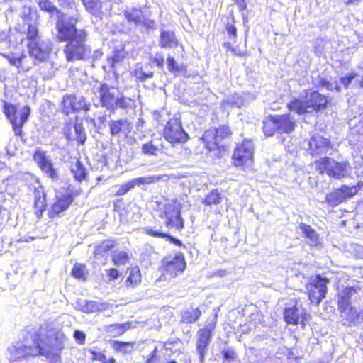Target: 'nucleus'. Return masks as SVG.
I'll return each instance as SVG.
<instances>
[{
	"mask_svg": "<svg viewBox=\"0 0 363 363\" xmlns=\"http://www.w3.org/2000/svg\"><path fill=\"white\" fill-rule=\"evenodd\" d=\"M328 283V280L327 279L318 275L307 284L306 289L312 303L318 304L325 297Z\"/></svg>",
	"mask_w": 363,
	"mask_h": 363,
	"instance_id": "nucleus-13",
	"label": "nucleus"
},
{
	"mask_svg": "<svg viewBox=\"0 0 363 363\" xmlns=\"http://www.w3.org/2000/svg\"><path fill=\"white\" fill-rule=\"evenodd\" d=\"M167 68L170 72H179L182 68L177 64L174 57L169 56L167 57Z\"/></svg>",
	"mask_w": 363,
	"mask_h": 363,
	"instance_id": "nucleus-57",
	"label": "nucleus"
},
{
	"mask_svg": "<svg viewBox=\"0 0 363 363\" xmlns=\"http://www.w3.org/2000/svg\"><path fill=\"white\" fill-rule=\"evenodd\" d=\"M300 230L308 239V243L311 246H318L320 243L318 234L308 225L301 223Z\"/></svg>",
	"mask_w": 363,
	"mask_h": 363,
	"instance_id": "nucleus-30",
	"label": "nucleus"
},
{
	"mask_svg": "<svg viewBox=\"0 0 363 363\" xmlns=\"http://www.w3.org/2000/svg\"><path fill=\"white\" fill-rule=\"evenodd\" d=\"M52 43L50 40L38 39V41L30 42L28 44L30 56L34 60V64L44 62L51 52Z\"/></svg>",
	"mask_w": 363,
	"mask_h": 363,
	"instance_id": "nucleus-11",
	"label": "nucleus"
},
{
	"mask_svg": "<svg viewBox=\"0 0 363 363\" xmlns=\"http://www.w3.org/2000/svg\"><path fill=\"white\" fill-rule=\"evenodd\" d=\"M72 202V197L68 196H65L57 199L56 201L51 207V209L49 212V216L51 218L57 216L60 213L68 208Z\"/></svg>",
	"mask_w": 363,
	"mask_h": 363,
	"instance_id": "nucleus-27",
	"label": "nucleus"
},
{
	"mask_svg": "<svg viewBox=\"0 0 363 363\" xmlns=\"http://www.w3.org/2000/svg\"><path fill=\"white\" fill-rule=\"evenodd\" d=\"M338 310L340 312L341 317L346 320L348 324L363 323L360 318V311L357 312L354 307L345 306L343 308L338 307Z\"/></svg>",
	"mask_w": 363,
	"mask_h": 363,
	"instance_id": "nucleus-25",
	"label": "nucleus"
},
{
	"mask_svg": "<svg viewBox=\"0 0 363 363\" xmlns=\"http://www.w3.org/2000/svg\"><path fill=\"white\" fill-rule=\"evenodd\" d=\"M182 204L177 200H172L164 205L160 217L165 220L164 224L168 228L180 231L184 228V221L181 216Z\"/></svg>",
	"mask_w": 363,
	"mask_h": 363,
	"instance_id": "nucleus-5",
	"label": "nucleus"
},
{
	"mask_svg": "<svg viewBox=\"0 0 363 363\" xmlns=\"http://www.w3.org/2000/svg\"><path fill=\"white\" fill-rule=\"evenodd\" d=\"M135 108V102L132 99L125 96L117 97L116 100V106H114V110L121 108L124 110L125 112H128L130 110H133Z\"/></svg>",
	"mask_w": 363,
	"mask_h": 363,
	"instance_id": "nucleus-35",
	"label": "nucleus"
},
{
	"mask_svg": "<svg viewBox=\"0 0 363 363\" xmlns=\"http://www.w3.org/2000/svg\"><path fill=\"white\" fill-rule=\"evenodd\" d=\"M36 339L40 348V354L47 357H57L65 346L64 333L51 323L42 325L35 329Z\"/></svg>",
	"mask_w": 363,
	"mask_h": 363,
	"instance_id": "nucleus-2",
	"label": "nucleus"
},
{
	"mask_svg": "<svg viewBox=\"0 0 363 363\" xmlns=\"http://www.w3.org/2000/svg\"><path fill=\"white\" fill-rule=\"evenodd\" d=\"M160 45L163 48H171L178 45V40L172 31L162 30L160 33Z\"/></svg>",
	"mask_w": 363,
	"mask_h": 363,
	"instance_id": "nucleus-29",
	"label": "nucleus"
},
{
	"mask_svg": "<svg viewBox=\"0 0 363 363\" xmlns=\"http://www.w3.org/2000/svg\"><path fill=\"white\" fill-rule=\"evenodd\" d=\"M79 20L80 14L76 10L72 16L61 15L56 23L57 40L60 42H67L63 49L67 62L86 60L91 54V47L85 43L86 31L76 27Z\"/></svg>",
	"mask_w": 363,
	"mask_h": 363,
	"instance_id": "nucleus-1",
	"label": "nucleus"
},
{
	"mask_svg": "<svg viewBox=\"0 0 363 363\" xmlns=\"http://www.w3.org/2000/svg\"><path fill=\"white\" fill-rule=\"evenodd\" d=\"M253 143L250 140H244L238 145L233 155L235 165L250 166L252 162Z\"/></svg>",
	"mask_w": 363,
	"mask_h": 363,
	"instance_id": "nucleus-12",
	"label": "nucleus"
},
{
	"mask_svg": "<svg viewBox=\"0 0 363 363\" xmlns=\"http://www.w3.org/2000/svg\"><path fill=\"white\" fill-rule=\"evenodd\" d=\"M112 260L116 265H124L129 261V256L125 251L117 250L113 252Z\"/></svg>",
	"mask_w": 363,
	"mask_h": 363,
	"instance_id": "nucleus-45",
	"label": "nucleus"
},
{
	"mask_svg": "<svg viewBox=\"0 0 363 363\" xmlns=\"http://www.w3.org/2000/svg\"><path fill=\"white\" fill-rule=\"evenodd\" d=\"M36 337L35 329L27 331L23 340L10 348V361H21L30 356L40 354V348Z\"/></svg>",
	"mask_w": 363,
	"mask_h": 363,
	"instance_id": "nucleus-3",
	"label": "nucleus"
},
{
	"mask_svg": "<svg viewBox=\"0 0 363 363\" xmlns=\"http://www.w3.org/2000/svg\"><path fill=\"white\" fill-rule=\"evenodd\" d=\"M308 314L306 310L302 307H298L296 305L288 306L285 308L284 318L288 324L298 325L301 320V323L305 325L307 321Z\"/></svg>",
	"mask_w": 363,
	"mask_h": 363,
	"instance_id": "nucleus-20",
	"label": "nucleus"
},
{
	"mask_svg": "<svg viewBox=\"0 0 363 363\" xmlns=\"http://www.w3.org/2000/svg\"><path fill=\"white\" fill-rule=\"evenodd\" d=\"M163 150L161 138H152L150 141L143 144L141 152L148 156H157Z\"/></svg>",
	"mask_w": 363,
	"mask_h": 363,
	"instance_id": "nucleus-23",
	"label": "nucleus"
},
{
	"mask_svg": "<svg viewBox=\"0 0 363 363\" xmlns=\"http://www.w3.org/2000/svg\"><path fill=\"white\" fill-rule=\"evenodd\" d=\"M135 77L141 82L145 81L148 78L153 77L154 73L152 72H145L140 68L136 69L134 72Z\"/></svg>",
	"mask_w": 363,
	"mask_h": 363,
	"instance_id": "nucleus-54",
	"label": "nucleus"
},
{
	"mask_svg": "<svg viewBox=\"0 0 363 363\" xmlns=\"http://www.w3.org/2000/svg\"><path fill=\"white\" fill-rule=\"evenodd\" d=\"M124 17L129 23H133L135 26L141 24L142 19H143V14L140 9L135 8H129L124 11Z\"/></svg>",
	"mask_w": 363,
	"mask_h": 363,
	"instance_id": "nucleus-31",
	"label": "nucleus"
},
{
	"mask_svg": "<svg viewBox=\"0 0 363 363\" xmlns=\"http://www.w3.org/2000/svg\"><path fill=\"white\" fill-rule=\"evenodd\" d=\"M164 137L172 144L184 143L189 138L182 128L181 121L177 118L169 120L164 130Z\"/></svg>",
	"mask_w": 363,
	"mask_h": 363,
	"instance_id": "nucleus-9",
	"label": "nucleus"
},
{
	"mask_svg": "<svg viewBox=\"0 0 363 363\" xmlns=\"http://www.w3.org/2000/svg\"><path fill=\"white\" fill-rule=\"evenodd\" d=\"M144 28L147 30H154L155 29V21L153 20L148 19L143 16V19H142L141 24Z\"/></svg>",
	"mask_w": 363,
	"mask_h": 363,
	"instance_id": "nucleus-59",
	"label": "nucleus"
},
{
	"mask_svg": "<svg viewBox=\"0 0 363 363\" xmlns=\"http://www.w3.org/2000/svg\"><path fill=\"white\" fill-rule=\"evenodd\" d=\"M133 184L131 181L128 182L127 183L123 184L118 186V189L116 191V194L117 196H122L125 194L128 191L133 189Z\"/></svg>",
	"mask_w": 363,
	"mask_h": 363,
	"instance_id": "nucleus-55",
	"label": "nucleus"
},
{
	"mask_svg": "<svg viewBox=\"0 0 363 363\" xmlns=\"http://www.w3.org/2000/svg\"><path fill=\"white\" fill-rule=\"evenodd\" d=\"M114 349L123 354L129 353L133 349V346L129 342H115L113 344Z\"/></svg>",
	"mask_w": 363,
	"mask_h": 363,
	"instance_id": "nucleus-53",
	"label": "nucleus"
},
{
	"mask_svg": "<svg viewBox=\"0 0 363 363\" xmlns=\"http://www.w3.org/2000/svg\"><path fill=\"white\" fill-rule=\"evenodd\" d=\"M130 328V323H116L106 325L105 330L111 335L116 337L123 335Z\"/></svg>",
	"mask_w": 363,
	"mask_h": 363,
	"instance_id": "nucleus-34",
	"label": "nucleus"
},
{
	"mask_svg": "<svg viewBox=\"0 0 363 363\" xmlns=\"http://www.w3.org/2000/svg\"><path fill=\"white\" fill-rule=\"evenodd\" d=\"M126 56L123 50H116L113 55L108 59V64L111 68H114L116 64L120 63Z\"/></svg>",
	"mask_w": 363,
	"mask_h": 363,
	"instance_id": "nucleus-49",
	"label": "nucleus"
},
{
	"mask_svg": "<svg viewBox=\"0 0 363 363\" xmlns=\"http://www.w3.org/2000/svg\"><path fill=\"white\" fill-rule=\"evenodd\" d=\"M363 183H359L351 187L342 186L340 189L328 194L326 196L327 202L332 206H336L348 198H351L358 193Z\"/></svg>",
	"mask_w": 363,
	"mask_h": 363,
	"instance_id": "nucleus-14",
	"label": "nucleus"
},
{
	"mask_svg": "<svg viewBox=\"0 0 363 363\" xmlns=\"http://www.w3.org/2000/svg\"><path fill=\"white\" fill-rule=\"evenodd\" d=\"M363 294L362 289L358 286H347L338 291V307L343 308L345 306H351V301Z\"/></svg>",
	"mask_w": 363,
	"mask_h": 363,
	"instance_id": "nucleus-21",
	"label": "nucleus"
},
{
	"mask_svg": "<svg viewBox=\"0 0 363 363\" xmlns=\"http://www.w3.org/2000/svg\"><path fill=\"white\" fill-rule=\"evenodd\" d=\"M72 274L77 279H86L87 274L86 267L83 264H75L72 270Z\"/></svg>",
	"mask_w": 363,
	"mask_h": 363,
	"instance_id": "nucleus-50",
	"label": "nucleus"
},
{
	"mask_svg": "<svg viewBox=\"0 0 363 363\" xmlns=\"http://www.w3.org/2000/svg\"><path fill=\"white\" fill-rule=\"evenodd\" d=\"M39 30L38 27V22L28 24V29L26 33L27 39L30 42L38 41V39H41L39 35Z\"/></svg>",
	"mask_w": 363,
	"mask_h": 363,
	"instance_id": "nucleus-46",
	"label": "nucleus"
},
{
	"mask_svg": "<svg viewBox=\"0 0 363 363\" xmlns=\"http://www.w3.org/2000/svg\"><path fill=\"white\" fill-rule=\"evenodd\" d=\"M46 201L45 194L42 187H39L34 191V208H35V215L40 218L43 211L45 210Z\"/></svg>",
	"mask_w": 363,
	"mask_h": 363,
	"instance_id": "nucleus-28",
	"label": "nucleus"
},
{
	"mask_svg": "<svg viewBox=\"0 0 363 363\" xmlns=\"http://www.w3.org/2000/svg\"><path fill=\"white\" fill-rule=\"evenodd\" d=\"M62 104L63 111L67 115L80 110L87 111L90 108V104L85 101V99L82 96H65L62 99Z\"/></svg>",
	"mask_w": 363,
	"mask_h": 363,
	"instance_id": "nucleus-19",
	"label": "nucleus"
},
{
	"mask_svg": "<svg viewBox=\"0 0 363 363\" xmlns=\"http://www.w3.org/2000/svg\"><path fill=\"white\" fill-rule=\"evenodd\" d=\"M277 131L280 133H290L296 126V123L289 115H277Z\"/></svg>",
	"mask_w": 363,
	"mask_h": 363,
	"instance_id": "nucleus-26",
	"label": "nucleus"
},
{
	"mask_svg": "<svg viewBox=\"0 0 363 363\" xmlns=\"http://www.w3.org/2000/svg\"><path fill=\"white\" fill-rule=\"evenodd\" d=\"M328 102L326 97L314 91L306 93L304 101L296 99H294L288 104V108L290 111L303 114L323 110L326 108Z\"/></svg>",
	"mask_w": 363,
	"mask_h": 363,
	"instance_id": "nucleus-4",
	"label": "nucleus"
},
{
	"mask_svg": "<svg viewBox=\"0 0 363 363\" xmlns=\"http://www.w3.org/2000/svg\"><path fill=\"white\" fill-rule=\"evenodd\" d=\"M223 196L218 189L213 190L211 193L205 196L202 201V203L206 206L217 205L221 203Z\"/></svg>",
	"mask_w": 363,
	"mask_h": 363,
	"instance_id": "nucleus-37",
	"label": "nucleus"
},
{
	"mask_svg": "<svg viewBox=\"0 0 363 363\" xmlns=\"http://www.w3.org/2000/svg\"><path fill=\"white\" fill-rule=\"evenodd\" d=\"M222 353L223 354L224 359L226 361H233L236 357L234 350L230 347H224Z\"/></svg>",
	"mask_w": 363,
	"mask_h": 363,
	"instance_id": "nucleus-56",
	"label": "nucleus"
},
{
	"mask_svg": "<svg viewBox=\"0 0 363 363\" xmlns=\"http://www.w3.org/2000/svg\"><path fill=\"white\" fill-rule=\"evenodd\" d=\"M350 164L347 162H337L330 157H324L315 162V169L320 174L326 172L335 179L345 177L348 174Z\"/></svg>",
	"mask_w": 363,
	"mask_h": 363,
	"instance_id": "nucleus-6",
	"label": "nucleus"
},
{
	"mask_svg": "<svg viewBox=\"0 0 363 363\" xmlns=\"http://www.w3.org/2000/svg\"><path fill=\"white\" fill-rule=\"evenodd\" d=\"M28 62L29 57L26 55L11 60V63L12 65L21 69L23 72H27L30 69V67L28 65Z\"/></svg>",
	"mask_w": 363,
	"mask_h": 363,
	"instance_id": "nucleus-48",
	"label": "nucleus"
},
{
	"mask_svg": "<svg viewBox=\"0 0 363 363\" xmlns=\"http://www.w3.org/2000/svg\"><path fill=\"white\" fill-rule=\"evenodd\" d=\"M71 172L73 173L74 178L77 181H82L86 178V169L78 160L72 164Z\"/></svg>",
	"mask_w": 363,
	"mask_h": 363,
	"instance_id": "nucleus-41",
	"label": "nucleus"
},
{
	"mask_svg": "<svg viewBox=\"0 0 363 363\" xmlns=\"http://www.w3.org/2000/svg\"><path fill=\"white\" fill-rule=\"evenodd\" d=\"M308 145L311 154L313 155L326 154L332 147L330 141L320 135L313 136Z\"/></svg>",
	"mask_w": 363,
	"mask_h": 363,
	"instance_id": "nucleus-22",
	"label": "nucleus"
},
{
	"mask_svg": "<svg viewBox=\"0 0 363 363\" xmlns=\"http://www.w3.org/2000/svg\"><path fill=\"white\" fill-rule=\"evenodd\" d=\"M60 5L63 7L70 8L71 9H74L76 8L75 3L73 1L69 0H57Z\"/></svg>",
	"mask_w": 363,
	"mask_h": 363,
	"instance_id": "nucleus-64",
	"label": "nucleus"
},
{
	"mask_svg": "<svg viewBox=\"0 0 363 363\" xmlns=\"http://www.w3.org/2000/svg\"><path fill=\"white\" fill-rule=\"evenodd\" d=\"M94 89V94L99 99L101 106L107 109L114 110L117 99L115 96V88L106 84H100Z\"/></svg>",
	"mask_w": 363,
	"mask_h": 363,
	"instance_id": "nucleus-15",
	"label": "nucleus"
},
{
	"mask_svg": "<svg viewBox=\"0 0 363 363\" xmlns=\"http://www.w3.org/2000/svg\"><path fill=\"white\" fill-rule=\"evenodd\" d=\"M316 84L329 91L335 90L337 92L340 91V87L336 82H330L321 77H318L317 79Z\"/></svg>",
	"mask_w": 363,
	"mask_h": 363,
	"instance_id": "nucleus-47",
	"label": "nucleus"
},
{
	"mask_svg": "<svg viewBox=\"0 0 363 363\" xmlns=\"http://www.w3.org/2000/svg\"><path fill=\"white\" fill-rule=\"evenodd\" d=\"M141 281V274L140 269L138 267L131 268L129 271L128 277L125 284L127 287H135Z\"/></svg>",
	"mask_w": 363,
	"mask_h": 363,
	"instance_id": "nucleus-36",
	"label": "nucleus"
},
{
	"mask_svg": "<svg viewBox=\"0 0 363 363\" xmlns=\"http://www.w3.org/2000/svg\"><path fill=\"white\" fill-rule=\"evenodd\" d=\"M114 247V242L111 240H106L101 242L99 245H96L94 256H102L104 253L109 251Z\"/></svg>",
	"mask_w": 363,
	"mask_h": 363,
	"instance_id": "nucleus-44",
	"label": "nucleus"
},
{
	"mask_svg": "<svg viewBox=\"0 0 363 363\" xmlns=\"http://www.w3.org/2000/svg\"><path fill=\"white\" fill-rule=\"evenodd\" d=\"M157 347H155L154 350L149 354L146 363H157L160 360V358L157 355Z\"/></svg>",
	"mask_w": 363,
	"mask_h": 363,
	"instance_id": "nucleus-58",
	"label": "nucleus"
},
{
	"mask_svg": "<svg viewBox=\"0 0 363 363\" xmlns=\"http://www.w3.org/2000/svg\"><path fill=\"white\" fill-rule=\"evenodd\" d=\"M74 337L79 344H84L86 340V335L82 331L75 330L74 333Z\"/></svg>",
	"mask_w": 363,
	"mask_h": 363,
	"instance_id": "nucleus-60",
	"label": "nucleus"
},
{
	"mask_svg": "<svg viewBox=\"0 0 363 363\" xmlns=\"http://www.w3.org/2000/svg\"><path fill=\"white\" fill-rule=\"evenodd\" d=\"M38 5H39L40 9L42 11H45L46 12H48V13H50V15L57 14L56 23L58 21L59 17L61 15L72 16V14L74 13V12H73L72 13L70 14V13H64L60 11L57 9V7L50 0H40L38 1Z\"/></svg>",
	"mask_w": 363,
	"mask_h": 363,
	"instance_id": "nucleus-33",
	"label": "nucleus"
},
{
	"mask_svg": "<svg viewBox=\"0 0 363 363\" xmlns=\"http://www.w3.org/2000/svg\"><path fill=\"white\" fill-rule=\"evenodd\" d=\"M226 31L229 35V37L232 39H235L236 37L237 29L236 28L230 23L229 21L226 24Z\"/></svg>",
	"mask_w": 363,
	"mask_h": 363,
	"instance_id": "nucleus-61",
	"label": "nucleus"
},
{
	"mask_svg": "<svg viewBox=\"0 0 363 363\" xmlns=\"http://www.w3.org/2000/svg\"><path fill=\"white\" fill-rule=\"evenodd\" d=\"M263 130L266 135L272 136L277 130L276 117L270 116L263 121Z\"/></svg>",
	"mask_w": 363,
	"mask_h": 363,
	"instance_id": "nucleus-40",
	"label": "nucleus"
},
{
	"mask_svg": "<svg viewBox=\"0 0 363 363\" xmlns=\"http://www.w3.org/2000/svg\"><path fill=\"white\" fill-rule=\"evenodd\" d=\"M162 267L166 273L172 277H176L186 268L184 257L181 253L174 257H165L162 261Z\"/></svg>",
	"mask_w": 363,
	"mask_h": 363,
	"instance_id": "nucleus-17",
	"label": "nucleus"
},
{
	"mask_svg": "<svg viewBox=\"0 0 363 363\" xmlns=\"http://www.w3.org/2000/svg\"><path fill=\"white\" fill-rule=\"evenodd\" d=\"M231 135L228 126H220L219 128H210L207 130L203 135L201 140L205 144V147L209 151H212L216 148L219 149L220 143L228 138Z\"/></svg>",
	"mask_w": 363,
	"mask_h": 363,
	"instance_id": "nucleus-8",
	"label": "nucleus"
},
{
	"mask_svg": "<svg viewBox=\"0 0 363 363\" xmlns=\"http://www.w3.org/2000/svg\"><path fill=\"white\" fill-rule=\"evenodd\" d=\"M87 11L94 16L101 13V2L100 0H82Z\"/></svg>",
	"mask_w": 363,
	"mask_h": 363,
	"instance_id": "nucleus-39",
	"label": "nucleus"
},
{
	"mask_svg": "<svg viewBox=\"0 0 363 363\" xmlns=\"http://www.w3.org/2000/svg\"><path fill=\"white\" fill-rule=\"evenodd\" d=\"M38 63H42L39 72L43 79H49L55 76L57 69L55 62L45 60L44 62H38Z\"/></svg>",
	"mask_w": 363,
	"mask_h": 363,
	"instance_id": "nucleus-32",
	"label": "nucleus"
},
{
	"mask_svg": "<svg viewBox=\"0 0 363 363\" xmlns=\"http://www.w3.org/2000/svg\"><path fill=\"white\" fill-rule=\"evenodd\" d=\"M146 231H147V234L150 235L155 236V237H161L163 238H167L172 243L175 244L179 246L182 245V242L179 240L174 238L169 235L167 233H160L158 231L153 230L152 229H147Z\"/></svg>",
	"mask_w": 363,
	"mask_h": 363,
	"instance_id": "nucleus-51",
	"label": "nucleus"
},
{
	"mask_svg": "<svg viewBox=\"0 0 363 363\" xmlns=\"http://www.w3.org/2000/svg\"><path fill=\"white\" fill-rule=\"evenodd\" d=\"M74 130L76 137L74 139L78 140L80 143L83 144L86 140V133L82 123H76L74 125Z\"/></svg>",
	"mask_w": 363,
	"mask_h": 363,
	"instance_id": "nucleus-52",
	"label": "nucleus"
},
{
	"mask_svg": "<svg viewBox=\"0 0 363 363\" xmlns=\"http://www.w3.org/2000/svg\"><path fill=\"white\" fill-rule=\"evenodd\" d=\"M79 306L82 312L90 313L96 312H104L110 308L111 305L105 302L85 301L82 304H80Z\"/></svg>",
	"mask_w": 363,
	"mask_h": 363,
	"instance_id": "nucleus-24",
	"label": "nucleus"
},
{
	"mask_svg": "<svg viewBox=\"0 0 363 363\" xmlns=\"http://www.w3.org/2000/svg\"><path fill=\"white\" fill-rule=\"evenodd\" d=\"M21 17L26 24H30L38 21V14L36 11L30 7L23 6L21 10Z\"/></svg>",
	"mask_w": 363,
	"mask_h": 363,
	"instance_id": "nucleus-38",
	"label": "nucleus"
},
{
	"mask_svg": "<svg viewBox=\"0 0 363 363\" xmlns=\"http://www.w3.org/2000/svg\"><path fill=\"white\" fill-rule=\"evenodd\" d=\"M201 315V312L198 308L189 309L182 314V320L185 323H191L196 321Z\"/></svg>",
	"mask_w": 363,
	"mask_h": 363,
	"instance_id": "nucleus-42",
	"label": "nucleus"
},
{
	"mask_svg": "<svg viewBox=\"0 0 363 363\" xmlns=\"http://www.w3.org/2000/svg\"><path fill=\"white\" fill-rule=\"evenodd\" d=\"M4 113L12 124V128L16 135L21 136L22 127L28 120L30 108L28 106H23L18 113L14 106L6 104L4 108Z\"/></svg>",
	"mask_w": 363,
	"mask_h": 363,
	"instance_id": "nucleus-7",
	"label": "nucleus"
},
{
	"mask_svg": "<svg viewBox=\"0 0 363 363\" xmlns=\"http://www.w3.org/2000/svg\"><path fill=\"white\" fill-rule=\"evenodd\" d=\"M33 160L40 169L52 179L57 178V173L53 167L52 160L41 149H37L33 154Z\"/></svg>",
	"mask_w": 363,
	"mask_h": 363,
	"instance_id": "nucleus-18",
	"label": "nucleus"
},
{
	"mask_svg": "<svg viewBox=\"0 0 363 363\" xmlns=\"http://www.w3.org/2000/svg\"><path fill=\"white\" fill-rule=\"evenodd\" d=\"M161 179L160 176L153 175L143 177H138L135 179L130 180L133 187L135 186H140L141 184H149L159 182Z\"/></svg>",
	"mask_w": 363,
	"mask_h": 363,
	"instance_id": "nucleus-43",
	"label": "nucleus"
},
{
	"mask_svg": "<svg viewBox=\"0 0 363 363\" xmlns=\"http://www.w3.org/2000/svg\"><path fill=\"white\" fill-rule=\"evenodd\" d=\"M216 327V320L208 323L205 328L197 333L196 352L199 356L200 363H203L208 347L211 342V335Z\"/></svg>",
	"mask_w": 363,
	"mask_h": 363,
	"instance_id": "nucleus-10",
	"label": "nucleus"
},
{
	"mask_svg": "<svg viewBox=\"0 0 363 363\" xmlns=\"http://www.w3.org/2000/svg\"><path fill=\"white\" fill-rule=\"evenodd\" d=\"M108 126L111 135L118 140L128 138L133 129V123L126 118L112 120L109 122Z\"/></svg>",
	"mask_w": 363,
	"mask_h": 363,
	"instance_id": "nucleus-16",
	"label": "nucleus"
},
{
	"mask_svg": "<svg viewBox=\"0 0 363 363\" xmlns=\"http://www.w3.org/2000/svg\"><path fill=\"white\" fill-rule=\"evenodd\" d=\"M106 272L110 281H115L118 278V272L114 268L107 269Z\"/></svg>",
	"mask_w": 363,
	"mask_h": 363,
	"instance_id": "nucleus-63",
	"label": "nucleus"
},
{
	"mask_svg": "<svg viewBox=\"0 0 363 363\" xmlns=\"http://www.w3.org/2000/svg\"><path fill=\"white\" fill-rule=\"evenodd\" d=\"M357 77L355 73H351L348 76L342 77L340 79L341 84L344 85L345 88L348 87L351 82Z\"/></svg>",
	"mask_w": 363,
	"mask_h": 363,
	"instance_id": "nucleus-62",
	"label": "nucleus"
}]
</instances>
